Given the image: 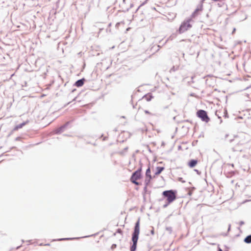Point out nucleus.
<instances>
[{
    "label": "nucleus",
    "instance_id": "6",
    "mask_svg": "<svg viewBox=\"0 0 251 251\" xmlns=\"http://www.w3.org/2000/svg\"><path fill=\"white\" fill-rule=\"evenodd\" d=\"M67 124L54 129L53 132L54 134H59L62 132L66 127Z\"/></svg>",
    "mask_w": 251,
    "mask_h": 251
},
{
    "label": "nucleus",
    "instance_id": "18",
    "mask_svg": "<svg viewBox=\"0 0 251 251\" xmlns=\"http://www.w3.org/2000/svg\"><path fill=\"white\" fill-rule=\"evenodd\" d=\"M145 112H146V113H149V112H148L147 111H145Z\"/></svg>",
    "mask_w": 251,
    "mask_h": 251
},
{
    "label": "nucleus",
    "instance_id": "3",
    "mask_svg": "<svg viewBox=\"0 0 251 251\" xmlns=\"http://www.w3.org/2000/svg\"><path fill=\"white\" fill-rule=\"evenodd\" d=\"M142 178L141 169H139L134 172L130 178V181L136 185H141V180Z\"/></svg>",
    "mask_w": 251,
    "mask_h": 251
},
{
    "label": "nucleus",
    "instance_id": "12",
    "mask_svg": "<svg viewBox=\"0 0 251 251\" xmlns=\"http://www.w3.org/2000/svg\"><path fill=\"white\" fill-rule=\"evenodd\" d=\"M163 170V167H158V174H160Z\"/></svg>",
    "mask_w": 251,
    "mask_h": 251
},
{
    "label": "nucleus",
    "instance_id": "2",
    "mask_svg": "<svg viewBox=\"0 0 251 251\" xmlns=\"http://www.w3.org/2000/svg\"><path fill=\"white\" fill-rule=\"evenodd\" d=\"M162 194L163 198L166 200L165 204L163 205L164 207L174 201L176 198V192L173 190L165 191Z\"/></svg>",
    "mask_w": 251,
    "mask_h": 251
},
{
    "label": "nucleus",
    "instance_id": "8",
    "mask_svg": "<svg viewBox=\"0 0 251 251\" xmlns=\"http://www.w3.org/2000/svg\"><path fill=\"white\" fill-rule=\"evenodd\" d=\"M146 181L149 182L150 180L151 179V170L150 168H148L146 173Z\"/></svg>",
    "mask_w": 251,
    "mask_h": 251
},
{
    "label": "nucleus",
    "instance_id": "10",
    "mask_svg": "<svg viewBox=\"0 0 251 251\" xmlns=\"http://www.w3.org/2000/svg\"><path fill=\"white\" fill-rule=\"evenodd\" d=\"M84 84V79H79L76 81L75 83V86L76 87H81Z\"/></svg>",
    "mask_w": 251,
    "mask_h": 251
},
{
    "label": "nucleus",
    "instance_id": "15",
    "mask_svg": "<svg viewBox=\"0 0 251 251\" xmlns=\"http://www.w3.org/2000/svg\"><path fill=\"white\" fill-rule=\"evenodd\" d=\"M116 247V244H113L111 246V249H114V248H115Z\"/></svg>",
    "mask_w": 251,
    "mask_h": 251
},
{
    "label": "nucleus",
    "instance_id": "20",
    "mask_svg": "<svg viewBox=\"0 0 251 251\" xmlns=\"http://www.w3.org/2000/svg\"><path fill=\"white\" fill-rule=\"evenodd\" d=\"M46 245H47V246H49V245H50V244H46Z\"/></svg>",
    "mask_w": 251,
    "mask_h": 251
},
{
    "label": "nucleus",
    "instance_id": "13",
    "mask_svg": "<svg viewBox=\"0 0 251 251\" xmlns=\"http://www.w3.org/2000/svg\"><path fill=\"white\" fill-rule=\"evenodd\" d=\"M224 117L225 118H227V112L226 109H224Z\"/></svg>",
    "mask_w": 251,
    "mask_h": 251
},
{
    "label": "nucleus",
    "instance_id": "4",
    "mask_svg": "<svg viewBox=\"0 0 251 251\" xmlns=\"http://www.w3.org/2000/svg\"><path fill=\"white\" fill-rule=\"evenodd\" d=\"M197 116L205 123H208L210 121V118L208 116L207 112L203 110H198L197 112Z\"/></svg>",
    "mask_w": 251,
    "mask_h": 251
},
{
    "label": "nucleus",
    "instance_id": "16",
    "mask_svg": "<svg viewBox=\"0 0 251 251\" xmlns=\"http://www.w3.org/2000/svg\"><path fill=\"white\" fill-rule=\"evenodd\" d=\"M244 224V222H240V225H243Z\"/></svg>",
    "mask_w": 251,
    "mask_h": 251
},
{
    "label": "nucleus",
    "instance_id": "7",
    "mask_svg": "<svg viewBox=\"0 0 251 251\" xmlns=\"http://www.w3.org/2000/svg\"><path fill=\"white\" fill-rule=\"evenodd\" d=\"M28 123H29V121L27 120L25 122H23V123H22L21 124L16 126L14 127L13 130L17 131V130H19V129L22 128L24 126H25V125L27 124Z\"/></svg>",
    "mask_w": 251,
    "mask_h": 251
},
{
    "label": "nucleus",
    "instance_id": "14",
    "mask_svg": "<svg viewBox=\"0 0 251 251\" xmlns=\"http://www.w3.org/2000/svg\"><path fill=\"white\" fill-rule=\"evenodd\" d=\"M127 149V148H125L124 149V151H119V153L120 154L123 155L124 154V152L126 151Z\"/></svg>",
    "mask_w": 251,
    "mask_h": 251
},
{
    "label": "nucleus",
    "instance_id": "9",
    "mask_svg": "<svg viewBox=\"0 0 251 251\" xmlns=\"http://www.w3.org/2000/svg\"><path fill=\"white\" fill-rule=\"evenodd\" d=\"M198 163L197 160H191L188 163V165L190 168L194 167Z\"/></svg>",
    "mask_w": 251,
    "mask_h": 251
},
{
    "label": "nucleus",
    "instance_id": "1",
    "mask_svg": "<svg viewBox=\"0 0 251 251\" xmlns=\"http://www.w3.org/2000/svg\"><path fill=\"white\" fill-rule=\"evenodd\" d=\"M140 233V220L139 219L135 224L134 232L132 234V241L133 244L130 248V251H135L136 249L137 243Z\"/></svg>",
    "mask_w": 251,
    "mask_h": 251
},
{
    "label": "nucleus",
    "instance_id": "19",
    "mask_svg": "<svg viewBox=\"0 0 251 251\" xmlns=\"http://www.w3.org/2000/svg\"><path fill=\"white\" fill-rule=\"evenodd\" d=\"M218 118H219V119H221V117H220V116H218Z\"/></svg>",
    "mask_w": 251,
    "mask_h": 251
},
{
    "label": "nucleus",
    "instance_id": "17",
    "mask_svg": "<svg viewBox=\"0 0 251 251\" xmlns=\"http://www.w3.org/2000/svg\"><path fill=\"white\" fill-rule=\"evenodd\" d=\"M218 251H223L221 248H219Z\"/></svg>",
    "mask_w": 251,
    "mask_h": 251
},
{
    "label": "nucleus",
    "instance_id": "11",
    "mask_svg": "<svg viewBox=\"0 0 251 251\" xmlns=\"http://www.w3.org/2000/svg\"><path fill=\"white\" fill-rule=\"evenodd\" d=\"M244 242L248 244L251 243V235L247 236L244 239Z\"/></svg>",
    "mask_w": 251,
    "mask_h": 251
},
{
    "label": "nucleus",
    "instance_id": "5",
    "mask_svg": "<svg viewBox=\"0 0 251 251\" xmlns=\"http://www.w3.org/2000/svg\"><path fill=\"white\" fill-rule=\"evenodd\" d=\"M191 20L184 21L180 25L179 31L180 33H183L192 27L190 24Z\"/></svg>",
    "mask_w": 251,
    "mask_h": 251
}]
</instances>
